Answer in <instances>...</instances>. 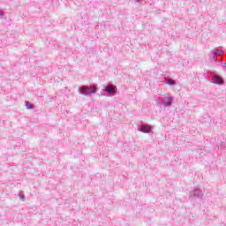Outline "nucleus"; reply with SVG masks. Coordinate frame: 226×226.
I'll use <instances>...</instances> for the list:
<instances>
[{
	"mask_svg": "<svg viewBox=\"0 0 226 226\" xmlns=\"http://www.w3.org/2000/svg\"><path fill=\"white\" fill-rule=\"evenodd\" d=\"M98 91V87L96 85H92L90 87L83 86L79 89L80 94H84L85 96H89V94H94Z\"/></svg>",
	"mask_w": 226,
	"mask_h": 226,
	"instance_id": "nucleus-1",
	"label": "nucleus"
},
{
	"mask_svg": "<svg viewBox=\"0 0 226 226\" xmlns=\"http://www.w3.org/2000/svg\"><path fill=\"white\" fill-rule=\"evenodd\" d=\"M105 91H107V93H109L110 94H116V93L117 91V87H116L114 86H108V87H106Z\"/></svg>",
	"mask_w": 226,
	"mask_h": 226,
	"instance_id": "nucleus-2",
	"label": "nucleus"
},
{
	"mask_svg": "<svg viewBox=\"0 0 226 226\" xmlns=\"http://www.w3.org/2000/svg\"><path fill=\"white\" fill-rule=\"evenodd\" d=\"M141 132H143V133H150L151 132V127L147 126V125H143L141 127Z\"/></svg>",
	"mask_w": 226,
	"mask_h": 226,
	"instance_id": "nucleus-3",
	"label": "nucleus"
},
{
	"mask_svg": "<svg viewBox=\"0 0 226 226\" xmlns=\"http://www.w3.org/2000/svg\"><path fill=\"white\" fill-rule=\"evenodd\" d=\"M215 84H223V79L220 76H215Z\"/></svg>",
	"mask_w": 226,
	"mask_h": 226,
	"instance_id": "nucleus-4",
	"label": "nucleus"
},
{
	"mask_svg": "<svg viewBox=\"0 0 226 226\" xmlns=\"http://www.w3.org/2000/svg\"><path fill=\"white\" fill-rule=\"evenodd\" d=\"M166 84H168L169 86H175L176 84V80L174 79H165Z\"/></svg>",
	"mask_w": 226,
	"mask_h": 226,
	"instance_id": "nucleus-5",
	"label": "nucleus"
},
{
	"mask_svg": "<svg viewBox=\"0 0 226 226\" xmlns=\"http://www.w3.org/2000/svg\"><path fill=\"white\" fill-rule=\"evenodd\" d=\"M25 105L26 107V109H33L34 106L33 104H31L29 102L26 101L25 102Z\"/></svg>",
	"mask_w": 226,
	"mask_h": 226,
	"instance_id": "nucleus-6",
	"label": "nucleus"
},
{
	"mask_svg": "<svg viewBox=\"0 0 226 226\" xmlns=\"http://www.w3.org/2000/svg\"><path fill=\"white\" fill-rule=\"evenodd\" d=\"M172 97H168V101L164 102V105H172Z\"/></svg>",
	"mask_w": 226,
	"mask_h": 226,
	"instance_id": "nucleus-7",
	"label": "nucleus"
},
{
	"mask_svg": "<svg viewBox=\"0 0 226 226\" xmlns=\"http://www.w3.org/2000/svg\"><path fill=\"white\" fill-rule=\"evenodd\" d=\"M137 1H140V0H137Z\"/></svg>",
	"mask_w": 226,
	"mask_h": 226,
	"instance_id": "nucleus-8",
	"label": "nucleus"
}]
</instances>
